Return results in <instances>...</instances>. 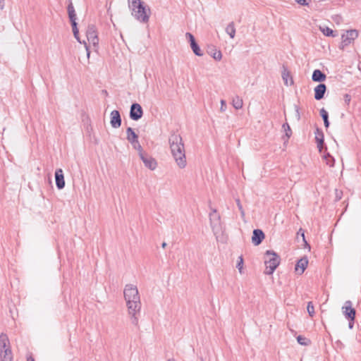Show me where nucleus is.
Here are the masks:
<instances>
[{"label": "nucleus", "instance_id": "nucleus-1", "mask_svg": "<svg viewBox=\"0 0 361 361\" xmlns=\"http://www.w3.org/2000/svg\"><path fill=\"white\" fill-rule=\"evenodd\" d=\"M128 314L131 316V322L135 326L138 325V315L141 310V302L139 292L136 286L127 284L123 290Z\"/></svg>", "mask_w": 361, "mask_h": 361}, {"label": "nucleus", "instance_id": "nucleus-2", "mask_svg": "<svg viewBox=\"0 0 361 361\" xmlns=\"http://www.w3.org/2000/svg\"><path fill=\"white\" fill-rule=\"evenodd\" d=\"M169 143L171 153L177 166L180 169L185 168L187 161L185 146L181 136L176 133L171 134L169 138Z\"/></svg>", "mask_w": 361, "mask_h": 361}, {"label": "nucleus", "instance_id": "nucleus-3", "mask_svg": "<svg viewBox=\"0 0 361 361\" xmlns=\"http://www.w3.org/2000/svg\"><path fill=\"white\" fill-rule=\"evenodd\" d=\"M128 1L132 16L140 23H148L151 15V10L149 7L145 5L141 0Z\"/></svg>", "mask_w": 361, "mask_h": 361}, {"label": "nucleus", "instance_id": "nucleus-4", "mask_svg": "<svg viewBox=\"0 0 361 361\" xmlns=\"http://www.w3.org/2000/svg\"><path fill=\"white\" fill-rule=\"evenodd\" d=\"M264 263L266 266L264 274L267 275H271L279 265V257L274 252L267 250L265 254Z\"/></svg>", "mask_w": 361, "mask_h": 361}, {"label": "nucleus", "instance_id": "nucleus-5", "mask_svg": "<svg viewBox=\"0 0 361 361\" xmlns=\"http://www.w3.org/2000/svg\"><path fill=\"white\" fill-rule=\"evenodd\" d=\"M357 37L358 32L357 30L352 29L347 30L341 35V42L339 45V49L344 50L345 48L352 44Z\"/></svg>", "mask_w": 361, "mask_h": 361}, {"label": "nucleus", "instance_id": "nucleus-6", "mask_svg": "<svg viewBox=\"0 0 361 361\" xmlns=\"http://www.w3.org/2000/svg\"><path fill=\"white\" fill-rule=\"evenodd\" d=\"M210 225L215 235L221 232L222 227L220 215L217 213L216 209H213L209 214Z\"/></svg>", "mask_w": 361, "mask_h": 361}, {"label": "nucleus", "instance_id": "nucleus-7", "mask_svg": "<svg viewBox=\"0 0 361 361\" xmlns=\"http://www.w3.org/2000/svg\"><path fill=\"white\" fill-rule=\"evenodd\" d=\"M126 134L127 140L130 142L133 147L138 152V154L143 151V149L138 141V136L132 128L129 127L126 129Z\"/></svg>", "mask_w": 361, "mask_h": 361}, {"label": "nucleus", "instance_id": "nucleus-8", "mask_svg": "<svg viewBox=\"0 0 361 361\" xmlns=\"http://www.w3.org/2000/svg\"><path fill=\"white\" fill-rule=\"evenodd\" d=\"M139 157L140 159L144 163L145 167L149 169L154 171L157 166V162L152 157L149 156L147 153L144 151H142L139 154Z\"/></svg>", "mask_w": 361, "mask_h": 361}, {"label": "nucleus", "instance_id": "nucleus-9", "mask_svg": "<svg viewBox=\"0 0 361 361\" xmlns=\"http://www.w3.org/2000/svg\"><path fill=\"white\" fill-rule=\"evenodd\" d=\"M86 36L88 42L92 43L93 46H97L99 44V38L97 36V31L94 25H89L86 31Z\"/></svg>", "mask_w": 361, "mask_h": 361}, {"label": "nucleus", "instance_id": "nucleus-10", "mask_svg": "<svg viewBox=\"0 0 361 361\" xmlns=\"http://www.w3.org/2000/svg\"><path fill=\"white\" fill-rule=\"evenodd\" d=\"M352 305L353 304L350 300L345 301L342 307V312L347 319L355 320L356 312Z\"/></svg>", "mask_w": 361, "mask_h": 361}, {"label": "nucleus", "instance_id": "nucleus-11", "mask_svg": "<svg viewBox=\"0 0 361 361\" xmlns=\"http://www.w3.org/2000/svg\"><path fill=\"white\" fill-rule=\"evenodd\" d=\"M143 115V110L142 106L137 104L134 103L130 106V118L133 121H137L142 118Z\"/></svg>", "mask_w": 361, "mask_h": 361}, {"label": "nucleus", "instance_id": "nucleus-12", "mask_svg": "<svg viewBox=\"0 0 361 361\" xmlns=\"http://www.w3.org/2000/svg\"><path fill=\"white\" fill-rule=\"evenodd\" d=\"M185 37L188 39L190 44V47L194 54L198 56H202L203 53L201 51L199 45L197 44L194 36L190 32H186Z\"/></svg>", "mask_w": 361, "mask_h": 361}, {"label": "nucleus", "instance_id": "nucleus-13", "mask_svg": "<svg viewBox=\"0 0 361 361\" xmlns=\"http://www.w3.org/2000/svg\"><path fill=\"white\" fill-rule=\"evenodd\" d=\"M110 123L114 128H118L121 125V118L118 111L114 110L111 113Z\"/></svg>", "mask_w": 361, "mask_h": 361}, {"label": "nucleus", "instance_id": "nucleus-14", "mask_svg": "<svg viewBox=\"0 0 361 361\" xmlns=\"http://www.w3.org/2000/svg\"><path fill=\"white\" fill-rule=\"evenodd\" d=\"M56 185L58 189L61 190L65 186V180L63 170L58 169L55 171Z\"/></svg>", "mask_w": 361, "mask_h": 361}, {"label": "nucleus", "instance_id": "nucleus-15", "mask_svg": "<svg viewBox=\"0 0 361 361\" xmlns=\"http://www.w3.org/2000/svg\"><path fill=\"white\" fill-rule=\"evenodd\" d=\"M264 238V233L262 230L255 229L252 237V242L255 245H259Z\"/></svg>", "mask_w": 361, "mask_h": 361}, {"label": "nucleus", "instance_id": "nucleus-16", "mask_svg": "<svg viewBox=\"0 0 361 361\" xmlns=\"http://www.w3.org/2000/svg\"><path fill=\"white\" fill-rule=\"evenodd\" d=\"M326 91V86L325 84L321 83L314 88V98L317 100L322 99Z\"/></svg>", "mask_w": 361, "mask_h": 361}, {"label": "nucleus", "instance_id": "nucleus-17", "mask_svg": "<svg viewBox=\"0 0 361 361\" xmlns=\"http://www.w3.org/2000/svg\"><path fill=\"white\" fill-rule=\"evenodd\" d=\"M308 264V259L307 257H302L299 259L295 265V271L299 274H302Z\"/></svg>", "mask_w": 361, "mask_h": 361}, {"label": "nucleus", "instance_id": "nucleus-18", "mask_svg": "<svg viewBox=\"0 0 361 361\" xmlns=\"http://www.w3.org/2000/svg\"><path fill=\"white\" fill-rule=\"evenodd\" d=\"M0 361H13L11 347L0 350Z\"/></svg>", "mask_w": 361, "mask_h": 361}, {"label": "nucleus", "instance_id": "nucleus-19", "mask_svg": "<svg viewBox=\"0 0 361 361\" xmlns=\"http://www.w3.org/2000/svg\"><path fill=\"white\" fill-rule=\"evenodd\" d=\"M315 140L317 141V147L319 148V152H322V149L324 145V133L319 128H317L315 132Z\"/></svg>", "mask_w": 361, "mask_h": 361}, {"label": "nucleus", "instance_id": "nucleus-20", "mask_svg": "<svg viewBox=\"0 0 361 361\" xmlns=\"http://www.w3.org/2000/svg\"><path fill=\"white\" fill-rule=\"evenodd\" d=\"M326 78V75L319 69L314 70L312 75V79L314 82H322Z\"/></svg>", "mask_w": 361, "mask_h": 361}, {"label": "nucleus", "instance_id": "nucleus-21", "mask_svg": "<svg viewBox=\"0 0 361 361\" xmlns=\"http://www.w3.org/2000/svg\"><path fill=\"white\" fill-rule=\"evenodd\" d=\"M10 347L9 339L6 334L2 333L0 335V350Z\"/></svg>", "mask_w": 361, "mask_h": 361}, {"label": "nucleus", "instance_id": "nucleus-22", "mask_svg": "<svg viewBox=\"0 0 361 361\" xmlns=\"http://www.w3.org/2000/svg\"><path fill=\"white\" fill-rule=\"evenodd\" d=\"M323 159L324 160L326 164L329 167L332 168L334 166L335 159L329 152H326L324 154Z\"/></svg>", "mask_w": 361, "mask_h": 361}, {"label": "nucleus", "instance_id": "nucleus-23", "mask_svg": "<svg viewBox=\"0 0 361 361\" xmlns=\"http://www.w3.org/2000/svg\"><path fill=\"white\" fill-rule=\"evenodd\" d=\"M226 32L233 39L235 35V27L233 22L230 23L226 27Z\"/></svg>", "mask_w": 361, "mask_h": 361}, {"label": "nucleus", "instance_id": "nucleus-24", "mask_svg": "<svg viewBox=\"0 0 361 361\" xmlns=\"http://www.w3.org/2000/svg\"><path fill=\"white\" fill-rule=\"evenodd\" d=\"M232 105L235 109H240L243 105V99L240 97L235 96L232 100Z\"/></svg>", "mask_w": 361, "mask_h": 361}, {"label": "nucleus", "instance_id": "nucleus-25", "mask_svg": "<svg viewBox=\"0 0 361 361\" xmlns=\"http://www.w3.org/2000/svg\"><path fill=\"white\" fill-rule=\"evenodd\" d=\"M282 78H283L286 85H289L288 84V80H290V85H292L293 82L290 73L286 69H284L283 73H282Z\"/></svg>", "mask_w": 361, "mask_h": 361}, {"label": "nucleus", "instance_id": "nucleus-26", "mask_svg": "<svg viewBox=\"0 0 361 361\" xmlns=\"http://www.w3.org/2000/svg\"><path fill=\"white\" fill-rule=\"evenodd\" d=\"M320 115L324 121V126L325 128H329V114H328V112L324 109L322 108L321 110H320Z\"/></svg>", "mask_w": 361, "mask_h": 361}, {"label": "nucleus", "instance_id": "nucleus-27", "mask_svg": "<svg viewBox=\"0 0 361 361\" xmlns=\"http://www.w3.org/2000/svg\"><path fill=\"white\" fill-rule=\"evenodd\" d=\"M209 54L212 56V58L216 61H220L222 58V54L221 51L217 50L214 48L212 49Z\"/></svg>", "mask_w": 361, "mask_h": 361}, {"label": "nucleus", "instance_id": "nucleus-28", "mask_svg": "<svg viewBox=\"0 0 361 361\" xmlns=\"http://www.w3.org/2000/svg\"><path fill=\"white\" fill-rule=\"evenodd\" d=\"M320 30L327 37H336V35L334 34V32L332 29L329 27H320Z\"/></svg>", "mask_w": 361, "mask_h": 361}, {"label": "nucleus", "instance_id": "nucleus-29", "mask_svg": "<svg viewBox=\"0 0 361 361\" xmlns=\"http://www.w3.org/2000/svg\"><path fill=\"white\" fill-rule=\"evenodd\" d=\"M297 341L302 345H307L310 343V340L302 336H298L297 337Z\"/></svg>", "mask_w": 361, "mask_h": 361}, {"label": "nucleus", "instance_id": "nucleus-30", "mask_svg": "<svg viewBox=\"0 0 361 361\" xmlns=\"http://www.w3.org/2000/svg\"><path fill=\"white\" fill-rule=\"evenodd\" d=\"M282 127L286 132V136L287 139H288L292 134L291 129H290L288 123H283Z\"/></svg>", "mask_w": 361, "mask_h": 361}, {"label": "nucleus", "instance_id": "nucleus-31", "mask_svg": "<svg viewBox=\"0 0 361 361\" xmlns=\"http://www.w3.org/2000/svg\"><path fill=\"white\" fill-rule=\"evenodd\" d=\"M75 38L78 40V42H79L80 44H85V49H86V51H87V59L90 58V51L89 50V47L87 44V43L83 41V42H81L80 39V37H79V32H78V34L76 35H74Z\"/></svg>", "mask_w": 361, "mask_h": 361}, {"label": "nucleus", "instance_id": "nucleus-32", "mask_svg": "<svg viewBox=\"0 0 361 361\" xmlns=\"http://www.w3.org/2000/svg\"><path fill=\"white\" fill-rule=\"evenodd\" d=\"M236 268L238 269L239 272L240 274H243V256H240L238 257V260L236 264Z\"/></svg>", "mask_w": 361, "mask_h": 361}, {"label": "nucleus", "instance_id": "nucleus-33", "mask_svg": "<svg viewBox=\"0 0 361 361\" xmlns=\"http://www.w3.org/2000/svg\"><path fill=\"white\" fill-rule=\"evenodd\" d=\"M307 312L310 317H313L314 314V307L312 302H309L307 303Z\"/></svg>", "mask_w": 361, "mask_h": 361}, {"label": "nucleus", "instance_id": "nucleus-34", "mask_svg": "<svg viewBox=\"0 0 361 361\" xmlns=\"http://www.w3.org/2000/svg\"><path fill=\"white\" fill-rule=\"evenodd\" d=\"M235 202H236V204H237V207H238V209L240 212L241 216L244 217L245 216V211H244V209L243 208V206H242V204L240 203V200L238 198L236 199L235 200Z\"/></svg>", "mask_w": 361, "mask_h": 361}, {"label": "nucleus", "instance_id": "nucleus-35", "mask_svg": "<svg viewBox=\"0 0 361 361\" xmlns=\"http://www.w3.org/2000/svg\"><path fill=\"white\" fill-rule=\"evenodd\" d=\"M71 25H72V28H73V35H76L78 32V29L77 27V23H76V20H72L71 22Z\"/></svg>", "mask_w": 361, "mask_h": 361}, {"label": "nucleus", "instance_id": "nucleus-36", "mask_svg": "<svg viewBox=\"0 0 361 361\" xmlns=\"http://www.w3.org/2000/svg\"><path fill=\"white\" fill-rule=\"evenodd\" d=\"M344 102L346 105H349L351 101V96L348 94H345L343 96Z\"/></svg>", "mask_w": 361, "mask_h": 361}, {"label": "nucleus", "instance_id": "nucleus-37", "mask_svg": "<svg viewBox=\"0 0 361 361\" xmlns=\"http://www.w3.org/2000/svg\"><path fill=\"white\" fill-rule=\"evenodd\" d=\"M226 107H227V106H226V101H225V100H224V99H221V107H220V111H221V112H224V111H226Z\"/></svg>", "mask_w": 361, "mask_h": 361}, {"label": "nucleus", "instance_id": "nucleus-38", "mask_svg": "<svg viewBox=\"0 0 361 361\" xmlns=\"http://www.w3.org/2000/svg\"><path fill=\"white\" fill-rule=\"evenodd\" d=\"M68 17L70 18V20L71 22H72V20H76V14H75V11H73V12H68Z\"/></svg>", "mask_w": 361, "mask_h": 361}, {"label": "nucleus", "instance_id": "nucleus-39", "mask_svg": "<svg viewBox=\"0 0 361 361\" xmlns=\"http://www.w3.org/2000/svg\"><path fill=\"white\" fill-rule=\"evenodd\" d=\"M343 192L341 190H336V200H340L342 197Z\"/></svg>", "mask_w": 361, "mask_h": 361}, {"label": "nucleus", "instance_id": "nucleus-40", "mask_svg": "<svg viewBox=\"0 0 361 361\" xmlns=\"http://www.w3.org/2000/svg\"><path fill=\"white\" fill-rule=\"evenodd\" d=\"M310 0H295V1L302 6L308 5Z\"/></svg>", "mask_w": 361, "mask_h": 361}, {"label": "nucleus", "instance_id": "nucleus-41", "mask_svg": "<svg viewBox=\"0 0 361 361\" xmlns=\"http://www.w3.org/2000/svg\"><path fill=\"white\" fill-rule=\"evenodd\" d=\"M75 11V8L73 6V4L71 2L68 6V12Z\"/></svg>", "mask_w": 361, "mask_h": 361}, {"label": "nucleus", "instance_id": "nucleus-42", "mask_svg": "<svg viewBox=\"0 0 361 361\" xmlns=\"http://www.w3.org/2000/svg\"><path fill=\"white\" fill-rule=\"evenodd\" d=\"M348 320L349 321V323H348L349 329H353V325H354V320H351V319H348Z\"/></svg>", "mask_w": 361, "mask_h": 361}, {"label": "nucleus", "instance_id": "nucleus-43", "mask_svg": "<svg viewBox=\"0 0 361 361\" xmlns=\"http://www.w3.org/2000/svg\"><path fill=\"white\" fill-rule=\"evenodd\" d=\"M4 1H5V0H0V8L1 10H3L4 8V6H5Z\"/></svg>", "mask_w": 361, "mask_h": 361}, {"label": "nucleus", "instance_id": "nucleus-44", "mask_svg": "<svg viewBox=\"0 0 361 361\" xmlns=\"http://www.w3.org/2000/svg\"><path fill=\"white\" fill-rule=\"evenodd\" d=\"M27 361H35V360L32 357H29Z\"/></svg>", "mask_w": 361, "mask_h": 361}, {"label": "nucleus", "instance_id": "nucleus-45", "mask_svg": "<svg viewBox=\"0 0 361 361\" xmlns=\"http://www.w3.org/2000/svg\"><path fill=\"white\" fill-rule=\"evenodd\" d=\"M161 246H162V247H165L166 246V243H163Z\"/></svg>", "mask_w": 361, "mask_h": 361}, {"label": "nucleus", "instance_id": "nucleus-46", "mask_svg": "<svg viewBox=\"0 0 361 361\" xmlns=\"http://www.w3.org/2000/svg\"><path fill=\"white\" fill-rule=\"evenodd\" d=\"M296 113L298 114V116L299 117V111H298V109L296 107Z\"/></svg>", "mask_w": 361, "mask_h": 361}, {"label": "nucleus", "instance_id": "nucleus-47", "mask_svg": "<svg viewBox=\"0 0 361 361\" xmlns=\"http://www.w3.org/2000/svg\"><path fill=\"white\" fill-rule=\"evenodd\" d=\"M302 236L303 240H305V235H304V233L302 234Z\"/></svg>", "mask_w": 361, "mask_h": 361}, {"label": "nucleus", "instance_id": "nucleus-48", "mask_svg": "<svg viewBox=\"0 0 361 361\" xmlns=\"http://www.w3.org/2000/svg\"><path fill=\"white\" fill-rule=\"evenodd\" d=\"M168 361H174V360H171V359H170V360H168Z\"/></svg>", "mask_w": 361, "mask_h": 361}]
</instances>
